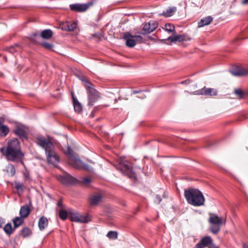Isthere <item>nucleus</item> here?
Returning <instances> with one entry per match:
<instances>
[{
  "label": "nucleus",
  "mask_w": 248,
  "mask_h": 248,
  "mask_svg": "<svg viewBox=\"0 0 248 248\" xmlns=\"http://www.w3.org/2000/svg\"><path fill=\"white\" fill-rule=\"evenodd\" d=\"M53 35L52 31L50 29L43 30L40 34L41 37L45 39H50Z\"/></svg>",
  "instance_id": "nucleus-24"
},
{
  "label": "nucleus",
  "mask_w": 248,
  "mask_h": 248,
  "mask_svg": "<svg viewBox=\"0 0 248 248\" xmlns=\"http://www.w3.org/2000/svg\"><path fill=\"white\" fill-rule=\"evenodd\" d=\"M91 182V180L88 177H85L83 179L82 183L85 185H88Z\"/></svg>",
  "instance_id": "nucleus-40"
},
{
  "label": "nucleus",
  "mask_w": 248,
  "mask_h": 248,
  "mask_svg": "<svg viewBox=\"0 0 248 248\" xmlns=\"http://www.w3.org/2000/svg\"><path fill=\"white\" fill-rule=\"evenodd\" d=\"M161 201H162V200H161L160 197L158 195H156L155 197V202L156 203L159 204L161 202Z\"/></svg>",
  "instance_id": "nucleus-42"
},
{
  "label": "nucleus",
  "mask_w": 248,
  "mask_h": 248,
  "mask_svg": "<svg viewBox=\"0 0 248 248\" xmlns=\"http://www.w3.org/2000/svg\"><path fill=\"white\" fill-rule=\"evenodd\" d=\"M124 175L127 176L130 179H136L135 172L133 171L132 166L127 162H123L120 164V167L118 168Z\"/></svg>",
  "instance_id": "nucleus-7"
},
{
  "label": "nucleus",
  "mask_w": 248,
  "mask_h": 248,
  "mask_svg": "<svg viewBox=\"0 0 248 248\" xmlns=\"http://www.w3.org/2000/svg\"><path fill=\"white\" fill-rule=\"evenodd\" d=\"M209 222L211 224L210 231L215 234H217L220 230V227L223 224H225L226 220L219 217L216 214H212L209 218Z\"/></svg>",
  "instance_id": "nucleus-5"
},
{
  "label": "nucleus",
  "mask_w": 248,
  "mask_h": 248,
  "mask_svg": "<svg viewBox=\"0 0 248 248\" xmlns=\"http://www.w3.org/2000/svg\"><path fill=\"white\" fill-rule=\"evenodd\" d=\"M185 197L187 202L194 206H200L204 205L205 199L199 190L190 188L185 190Z\"/></svg>",
  "instance_id": "nucleus-3"
},
{
  "label": "nucleus",
  "mask_w": 248,
  "mask_h": 248,
  "mask_svg": "<svg viewBox=\"0 0 248 248\" xmlns=\"http://www.w3.org/2000/svg\"><path fill=\"white\" fill-rule=\"evenodd\" d=\"M178 39H179L178 41L181 42V41H184L185 40V36L183 35H178Z\"/></svg>",
  "instance_id": "nucleus-43"
},
{
  "label": "nucleus",
  "mask_w": 248,
  "mask_h": 248,
  "mask_svg": "<svg viewBox=\"0 0 248 248\" xmlns=\"http://www.w3.org/2000/svg\"><path fill=\"white\" fill-rule=\"evenodd\" d=\"M186 82H187L186 80L183 81L182 82V84H186Z\"/></svg>",
  "instance_id": "nucleus-53"
},
{
  "label": "nucleus",
  "mask_w": 248,
  "mask_h": 248,
  "mask_svg": "<svg viewBox=\"0 0 248 248\" xmlns=\"http://www.w3.org/2000/svg\"><path fill=\"white\" fill-rule=\"evenodd\" d=\"M158 27V23L154 21H151L146 23L142 29V34H149L154 31Z\"/></svg>",
  "instance_id": "nucleus-11"
},
{
  "label": "nucleus",
  "mask_w": 248,
  "mask_h": 248,
  "mask_svg": "<svg viewBox=\"0 0 248 248\" xmlns=\"http://www.w3.org/2000/svg\"><path fill=\"white\" fill-rule=\"evenodd\" d=\"M14 133L22 140H26L28 138L27 134L23 126H16L14 130Z\"/></svg>",
  "instance_id": "nucleus-16"
},
{
  "label": "nucleus",
  "mask_w": 248,
  "mask_h": 248,
  "mask_svg": "<svg viewBox=\"0 0 248 248\" xmlns=\"http://www.w3.org/2000/svg\"><path fill=\"white\" fill-rule=\"evenodd\" d=\"M57 179L62 183L65 185L73 184L76 182V179L69 174L63 176L59 175L57 177Z\"/></svg>",
  "instance_id": "nucleus-13"
},
{
  "label": "nucleus",
  "mask_w": 248,
  "mask_h": 248,
  "mask_svg": "<svg viewBox=\"0 0 248 248\" xmlns=\"http://www.w3.org/2000/svg\"><path fill=\"white\" fill-rule=\"evenodd\" d=\"M165 30L169 32H175V27L170 23H167L165 25Z\"/></svg>",
  "instance_id": "nucleus-32"
},
{
  "label": "nucleus",
  "mask_w": 248,
  "mask_h": 248,
  "mask_svg": "<svg viewBox=\"0 0 248 248\" xmlns=\"http://www.w3.org/2000/svg\"><path fill=\"white\" fill-rule=\"evenodd\" d=\"M24 218L20 217H16L12 219V221L14 224V230H15L20 225H21L24 222Z\"/></svg>",
  "instance_id": "nucleus-22"
},
{
  "label": "nucleus",
  "mask_w": 248,
  "mask_h": 248,
  "mask_svg": "<svg viewBox=\"0 0 248 248\" xmlns=\"http://www.w3.org/2000/svg\"><path fill=\"white\" fill-rule=\"evenodd\" d=\"M140 91H133L132 92V93H133V94H136V93H140Z\"/></svg>",
  "instance_id": "nucleus-50"
},
{
  "label": "nucleus",
  "mask_w": 248,
  "mask_h": 248,
  "mask_svg": "<svg viewBox=\"0 0 248 248\" xmlns=\"http://www.w3.org/2000/svg\"><path fill=\"white\" fill-rule=\"evenodd\" d=\"M20 46L18 45L16 46V47H15L14 46H11L9 49L8 51L11 53H14L16 51H18L17 49H19Z\"/></svg>",
  "instance_id": "nucleus-38"
},
{
  "label": "nucleus",
  "mask_w": 248,
  "mask_h": 248,
  "mask_svg": "<svg viewBox=\"0 0 248 248\" xmlns=\"http://www.w3.org/2000/svg\"><path fill=\"white\" fill-rule=\"evenodd\" d=\"M78 220V222L86 223L91 220V217L87 214L82 215L79 214Z\"/></svg>",
  "instance_id": "nucleus-23"
},
{
  "label": "nucleus",
  "mask_w": 248,
  "mask_h": 248,
  "mask_svg": "<svg viewBox=\"0 0 248 248\" xmlns=\"http://www.w3.org/2000/svg\"><path fill=\"white\" fill-rule=\"evenodd\" d=\"M246 93V96H248V90L245 91Z\"/></svg>",
  "instance_id": "nucleus-54"
},
{
  "label": "nucleus",
  "mask_w": 248,
  "mask_h": 248,
  "mask_svg": "<svg viewBox=\"0 0 248 248\" xmlns=\"http://www.w3.org/2000/svg\"><path fill=\"white\" fill-rule=\"evenodd\" d=\"M93 5V2L90 1L86 3H76L70 5V8L72 11L78 12L86 11L90 7Z\"/></svg>",
  "instance_id": "nucleus-8"
},
{
  "label": "nucleus",
  "mask_w": 248,
  "mask_h": 248,
  "mask_svg": "<svg viewBox=\"0 0 248 248\" xmlns=\"http://www.w3.org/2000/svg\"><path fill=\"white\" fill-rule=\"evenodd\" d=\"M145 97V96H140L139 97L141 98H144Z\"/></svg>",
  "instance_id": "nucleus-55"
},
{
  "label": "nucleus",
  "mask_w": 248,
  "mask_h": 248,
  "mask_svg": "<svg viewBox=\"0 0 248 248\" xmlns=\"http://www.w3.org/2000/svg\"><path fill=\"white\" fill-rule=\"evenodd\" d=\"M4 120L2 118H0V125H2V123L3 122Z\"/></svg>",
  "instance_id": "nucleus-51"
},
{
  "label": "nucleus",
  "mask_w": 248,
  "mask_h": 248,
  "mask_svg": "<svg viewBox=\"0 0 248 248\" xmlns=\"http://www.w3.org/2000/svg\"><path fill=\"white\" fill-rule=\"evenodd\" d=\"M57 205L59 206H62V202L61 201H59L57 203Z\"/></svg>",
  "instance_id": "nucleus-52"
},
{
  "label": "nucleus",
  "mask_w": 248,
  "mask_h": 248,
  "mask_svg": "<svg viewBox=\"0 0 248 248\" xmlns=\"http://www.w3.org/2000/svg\"><path fill=\"white\" fill-rule=\"evenodd\" d=\"M68 216H69L68 210L67 211L65 210H60L59 217L61 219L63 220H65L67 218Z\"/></svg>",
  "instance_id": "nucleus-31"
},
{
  "label": "nucleus",
  "mask_w": 248,
  "mask_h": 248,
  "mask_svg": "<svg viewBox=\"0 0 248 248\" xmlns=\"http://www.w3.org/2000/svg\"><path fill=\"white\" fill-rule=\"evenodd\" d=\"M102 194L95 193L91 195L89 199V202L91 206H96L102 202Z\"/></svg>",
  "instance_id": "nucleus-10"
},
{
  "label": "nucleus",
  "mask_w": 248,
  "mask_h": 248,
  "mask_svg": "<svg viewBox=\"0 0 248 248\" xmlns=\"http://www.w3.org/2000/svg\"><path fill=\"white\" fill-rule=\"evenodd\" d=\"M73 96V103H74V109L75 111L77 112L78 113H80L82 111V108L81 105V104L77 101L75 98L73 96V94H72Z\"/></svg>",
  "instance_id": "nucleus-26"
},
{
  "label": "nucleus",
  "mask_w": 248,
  "mask_h": 248,
  "mask_svg": "<svg viewBox=\"0 0 248 248\" xmlns=\"http://www.w3.org/2000/svg\"><path fill=\"white\" fill-rule=\"evenodd\" d=\"M64 154L68 156V160L75 157V155H74V153L72 149L69 146L67 147V151L64 152Z\"/></svg>",
  "instance_id": "nucleus-30"
},
{
  "label": "nucleus",
  "mask_w": 248,
  "mask_h": 248,
  "mask_svg": "<svg viewBox=\"0 0 248 248\" xmlns=\"http://www.w3.org/2000/svg\"><path fill=\"white\" fill-rule=\"evenodd\" d=\"M68 163L76 169L84 170L89 171H93V168L88 164L84 163L79 158L74 157L73 158L68 161Z\"/></svg>",
  "instance_id": "nucleus-6"
},
{
  "label": "nucleus",
  "mask_w": 248,
  "mask_h": 248,
  "mask_svg": "<svg viewBox=\"0 0 248 248\" xmlns=\"http://www.w3.org/2000/svg\"><path fill=\"white\" fill-rule=\"evenodd\" d=\"M123 38L126 41V46L129 47H133L136 44L134 35H132L129 32H126L124 34Z\"/></svg>",
  "instance_id": "nucleus-14"
},
{
  "label": "nucleus",
  "mask_w": 248,
  "mask_h": 248,
  "mask_svg": "<svg viewBox=\"0 0 248 248\" xmlns=\"http://www.w3.org/2000/svg\"><path fill=\"white\" fill-rule=\"evenodd\" d=\"M178 40H179L178 35L174 36L173 42H176L177 41H178Z\"/></svg>",
  "instance_id": "nucleus-47"
},
{
  "label": "nucleus",
  "mask_w": 248,
  "mask_h": 248,
  "mask_svg": "<svg viewBox=\"0 0 248 248\" xmlns=\"http://www.w3.org/2000/svg\"><path fill=\"white\" fill-rule=\"evenodd\" d=\"M213 21V18L211 16H208L202 19L198 23L199 27H202L209 25Z\"/></svg>",
  "instance_id": "nucleus-20"
},
{
  "label": "nucleus",
  "mask_w": 248,
  "mask_h": 248,
  "mask_svg": "<svg viewBox=\"0 0 248 248\" xmlns=\"http://www.w3.org/2000/svg\"><path fill=\"white\" fill-rule=\"evenodd\" d=\"M215 245L213 243L212 239L210 236H205L202 238L201 241L196 244L197 248H204L207 247L208 248L212 245Z\"/></svg>",
  "instance_id": "nucleus-12"
},
{
  "label": "nucleus",
  "mask_w": 248,
  "mask_h": 248,
  "mask_svg": "<svg viewBox=\"0 0 248 248\" xmlns=\"http://www.w3.org/2000/svg\"><path fill=\"white\" fill-rule=\"evenodd\" d=\"M242 3L243 4H247L248 3V0H243L242 1Z\"/></svg>",
  "instance_id": "nucleus-48"
},
{
  "label": "nucleus",
  "mask_w": 248,
  "mask_h": 248,
  "mask_svg": "<svg viewBox=\"0 0 248 248\" xmlns=\"http://www.w3.org/2000/svg\"><path fill=\"white\" fill-rule=\"evenodd\" d=\"M31 210L28 205L22 206L19 211V215L21 217L25 218L30 214Z\"/></svg>",
  "instance_id": "nucleus-18"
},
{
  "label": "nucleus",
  "mask_w": 248,
  "mask_h": 248,
  "mask_svg": "<svg viewBox=\"0 0 248 248\" xmlns=\"http://www.w3.org/2000/svg\"><path fill=\"white\" fill-rule=\"evenodd\" d=\"M230 72L233 76L236 77H242L248 75V68L242 66H235Z\"/></svg>",
  "instance_id": "nucleus-9"
},
{
  "label": "nucleus",
  "mask_w": 248,
  "mask_h": 248,
  "mask_svg": "<svg viewBox=\"0 0 248 248\" xmlns=\"http://www.w3.org/2000/svg\"><path fill=\"white\" fill-rule=\"evenodd\" d=\"M209 248H219L218 246H217L215 245H212Z\"/></svg>",
  "instance_id": "nucleus-49"
},
{
  "label": "nucleus",
  "mask_w": 248,
  "mask_h": 248,
  "mask_svg": "<svg viewBox=\"0 0 248 248\" xmlns=\"http://www.w3.org/2000/svg\"><path fill=\"white\" fill-rule=\"evenodd\" d=\"M39 36V34L38 32L33 33L30 35V39L32 41H34L35 37H36L37 36Z\"/></svg>",
  "instance_id": "nucleus-41"
},
{
  "label": "nucleus",
  "mask_w": 248,
  "mask_h": 248,
  "mask_svg": "<svg viewBox=\"0 0 248 248\" xmlns=\"http://www.w3.org/2000/svg\"><path fill=\"white\" fill-rule=\"evenodd\" d=\"M242 248H248V243H242Z\"/></svg>",
  "instance_id": "nucleus-46"
},
{
  "label": "nucleus",
  "mask_w": 248,
  "mask_h": 248,
  "mask_svg": "<svg viewBox=\"0 0 248 248\" xmlns=\"http://www.w3.org/2000/svg\"><path fill=\"white\" fill-rule=\"evenodd\" d=\"M69 217L70 220L75 222H78L79 213L74 211L73 210L70 209H68Z\"/></svg>",
  "instance_id": "nucleus-21"
},
{
  "label": "nucleus",
  "mask_w": 248,
  "mask_h": 248,
  "mask_svg": "<svg viewBox=\"0 0 248 248\" xmlns=\"http://www.w3.org/2000/svg\"><path fill=\"white\" fill-rule=\"evenodd\" d=\"M15 188L17 190H20L21 192H23V185L19 182L16 183Z\"/></svg>",
  "instance_id": "nucleus-37"
},
{
  "label": "nucleus",
  "mask_w": 248,
  "mask_h": 248,
  "mask_svg": "<svg viewBox=\"0 0 248 248\" xmlns=\"http://www.w3.org/2000/svg\"><path fill=\"white\" fill-rule=\"evenodd\" d=\"M0 151L8 161L24 165V155L21 151L20 143L17 139L14 138L8 140L7 146L1 148Z\"/></svg>",
  "instance_id": "nucleus-1"
},
{
  "label": "nucleus",
  "mask_w": 248,
  "mask_h": 248,
  "mask_svg": "<svg viewBox=\"0 0 248 248\" xmlns=\"http://www.w3.org/2000/svg\"><path fill=\"white\" fill-rule=\"evenodd\" d=\"M5 232L8 235H10L15 230H14V227H12L10 223H7L3 228Z\"/></svg>",
  "instance_id": "nucleus-28"
},
{
  "label": "nucleus",
  "mask_w": 248,
  "mask_h": 248,
  "mask_svg": "<svg viewBox=\"0 0 248 248\" xmlns=\"http://www.w3.org/2000/svg\"><path fill=\"white\" fill-rule=\"evenodd\" d=\"M4 223V220L0 217V228H1L3 224Z\"/></svg>",
  "instance_id": "nucleus-45"
},
{
  "label": "nucleus",
  "mask_w": 248,
  "mask_h": 248,
  "mask_svg": "<svg viewBox=\"0 0 248 248\" xmlns=\"http://www.w3.org/2000/svg\"><path fill=\"white\" fill-rule=\"evenodd\" d=\"M234 93L238 96L239 99H243L246 96L245 91H243L241 89L237 88L234 90Z\"/></svg>",
  "instance_id": "nucleus-29"
},
{
  "label": "nucleus",
  "mask_w": 248,
  "mask_h": 248,
  "mask_svg": "<svg viewBox=\"0 0 248 248\" xmlns=\"http://www.w3.org/2000/svg\"><path fill=\"white\" fill-rule=\"evenodd\" d=\"M107 236L109 238L115 239L118 237V233L115 231H109L108 232Z\"/></svg>",
  "instance_id": "nucleus-33"
},
{
  "label": "nucleus",
  "mask_w": 248,
  "mask_h": 248,
  "mask_svg": "<svg viewBox=\"0 0 248 248\" xmlns=\"http://www.w3.org/2000/svg\"><path fill=\"white\" fill-rule=\"evenodd\" d=\"M9 132L8 127L5 125H0V136L5 137Z\"/></svg>",
  "instance_id": "nucleus-27"
},
{
  "label": "nucleus",
  "mask_w": 248,
  "mask_h": 248,
  "mask_svg": "<svg viewBox=\"0 0 248 248\" xmlns=\"http://www.w3.org/2000/svg\"><path fill=\"white\" fill-rule=\"evenodd\" d=\"M217 93V92L216 90L213 88H207L206 87H204L201 90L198 91V93L195 94L208 96H215L216 95Z\"/></svg>",
  "instance_id": "nucleus-15"
},
{
  "label": "nucleus",
  "mask_w": 248,
  "mask_h": 248,
  "mask_svg": "<svg viewBox=\"0 0 248 248\" xmlns=\"http://www.w3.org/2000/svg\"><path fill=\"white\" fill-rule=\"evenodd\" d=\"M77 28L76 22H67L65 25L62 27V29L66 31H73Z\"/></svg>",
  "instance_id": "nucleus-17"
},
{
  "label": "nucleus",
  "mask_w": 248,
  "mask_h": 248,
  "mask_svg": "<svg viewBox=\"0 0 248 248\" xmlns=\"http://www.w3.org/2000/svg\"><path fill=\"white\" fill-rule=\"evenodd\" d=\"M37 143L45 150L47 163L56 166L59 162L60 158L51 141L45 137H39L37 139Z\"/></svg>",
  "instance_id": "nucleus-2"
},
{
  "label": "nucleus",
  "mask_w": 248,
  "mask_h": 248,
  "mask_svg": "<svg viewBox=\"0 0 248 248\" xmlns=\"http://www.w3.org/2000/svg\"><path fill=\"white\" fill-rule=\"evenodd\" d=\"M177 10L176 7H171L168 9L166 11L163 12L161 15L165 17H170L173 15V13Z\"/></svg>",
  "instance_id": "nucleus-25"
},
{
  "label": "nucleus",
  "mask_w": 248,
  "mask_h": 248,
  "mask_svg": "<svg viewBox=\"0 0 248 248\" xmlns=\"http://www.w3.org/2000/svg\"><path fill=\"white\" fill-rule=\"evenodd\" d=\"M42 46L47 49L52 50L53 45L47 42H43L42 43Z\"/></svg>",
  "instance_id": "nucleus-36"
},
{
  "label": "nucleus",
  "mask_w": 248,
  "mask_h": 248,
  "mask_svg": "<svg viewBox=\"0 0 248 248\" xmlns=\"http://www.w3.org/2000/svg\"><path fill=\"white\" fill-rule=\"evenodd\" d=\"M48 221L45 217H42L38 221V227L41 231L44 230L48 225Z\"/></svg>",
  "instance_id": "nucleus-19"
},
{
  "label": "nucleus",
  "mask_w": 248,
  "mask_h": 248,
  "mask_svg": "<svg viewBox=\"0 0 248 248\" xmlns=\"http://www.w3.org/2000/svg\"><path fill=\"white\" fill-rule=\"evenodd\" d=\"M7 171L11 176H14L16 172L14 166L12 164H10L7 167Z\"/></svg>",
  "instance_id": "nucleus-35"
},
{
  "label": "nucleus",
  "mask_w": 248,
  "mask_h": 248,
  "mask_svg": "<svg viewBox=\"0 0 248 248\" xmlns=\"http://www.w3.org/2000/svg\"><path fill=\"white\" fill-rule=\"evenodd\" d=\"M82 81L84 83V85L87 90L88 105L90 106H92L100 97V93L94 89L93 84L87 79L84 78L82 79Z\"/></svg>",
  "instance_id": "nucleus-4"
},
{
  "label": "nucleus",
  "mask_w": 248,
  "mask_h": 248,
  "mask_svg": "<svg viewBox=\"0 0 248 248\" xmlns=\"http://www.w3.org/2000/svg\"><path fill=\"white\" fill-rule=\"evenodd\" d=\"M173 38H174V36H170L169 37L166 39V40L169 41H170L171 42H173Z\"/></svg>",
  "instance_id": "nucleus-44"
},
{
  "label": "nucleus",
  "mask_w": 248,
  "mask_h": 248,
  "mask_svg": "<svg viewBox=\"0 0 248 248\" xmlns=\"http://www.w3.org/2000/svg\"><path fill=\"white\" fill-rule=\"evenodd\" d=\"M31 231L29 229V228L27 227H25L23 228L21 232L20 233L22 235H23L24 237H26L29 236L31 233Z\"/></svg>",
  "instance_id": "nucleus-34"
},
{
  "label": "nucleus",
  "mask_w": 248,
  "mask_h": 248,
  "mask_svg": "<svg viewBox=\"0 0 248 248\" xmlns=\"http://www.w3.org/2000/svg\"><path fill=\"white\" fill-rule=\"evenodd\" d=\"M134 38H135L136 43H141L142 41V37L140 35H134Z\"/></svg>",
  "instance_id": "nucleus-39"
}]
</instances>
